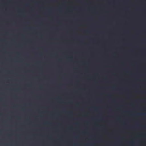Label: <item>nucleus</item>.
<instances>
[{"label":"nucleus","instance_id":"1","mask_svg":"<svg viewBox=\"0 0 146 146\" xmlns=\"http://www.w3.org/2000/svg\"><path fill=\"white\" fill-rule=\"evenodd\" d=\"M141 115H146V114H145V113H144V114H141Z\"/></svg>","mask_w":146,"mask_h":146}]
</instances>
